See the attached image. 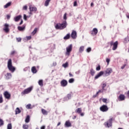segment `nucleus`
I'll list each match as a JSON object with an SVG mask.
<instances>
[{"label":"nucleus","mask_w":129,"mask_h":129,"mask_svg":"<svg viewBox=\"0 0 129 129\" xmlns=\"http://www.w3.org/2000/svg\"><path fill=\"white\" fill-rule=\"evenodd\" d=\"M70 77H73V75H72L71 73H69Z\"/></svg>","instance_id":"58"},{"label":"nucleus","mask_w":129,"mask_h":129,"mask_svg":"<svg viewBox=\"0 0 129 129\" xmlns=\"http://www.w3.org/2000/svg\"><path fill=\"white\" fill-rule=\"evenodd\" d=\"M26 38L27 39V40H31V39H32V36H26Z\"/></svg>","instance_id":"51"},{"label":"nucleus","mask_w":129,"mask_h":129,"mask_svg":"<svg viewBox=\"0 0 129 129\" xmlns=\"http://www.w3.org/2000/svg\"><path fill=\"white\" fill-rule=\"evenodd\" d=\"M86 52H87L88 53H89V52H91V47H88V48H87Z\"/></svg>","instance_id":"42"},{"label":"nucleus","mask_w":129,"mask_h":129,"mask_svg":"<svg viewBox=\"0 0 129 129\" xmlns=\"http://www.w3.org/2000/svg\"><path fill=\"white\" fill-rule=\"evenodd\" d=\"M0 103H3V96L0 95Z\"/></svg>","instance_id":"47"},{"label":"nucleus","mask_w":129,"mask_h":129,"mask_svg":"<svg viewBox=\"0 0 129 129\" xmlns=\"http://www.w3.org/2000/svg\"><path fill=\"white\" fill-rule=\"evenodd\" d=\"M37 28H35L33 32H32V35H33V36H34V35H35V34H36V33H37Z\"/></svg>","instance_id":"39"},{"label":"nucleus","mask_w":129,"mask_h":129,"mask_svg":"<svg viewBox=\"0 0 129 129\" xmlns=\"http://www.w3.org/2000/svg\"><path fill=\"white\" fill-rule=\"evenodd\" d=\"M4 96L7 99H10L11 98V94H9L8 92H5L4 93Z\"/></svg>","instance_id":"15"},{"label":"nucleus","mask_w":129,"mask_h":129,"mask_svg":"<svg viewBox=\"0 0 129 129\" xmlns=\"http://www.w3.org/2000/svg\"><path fill=\"white\" fill-rule=\"evenodd\" d=\"M69 83H73V82H74V79L72 78L70 79L69 81Z\"/></svg>","instance_id":"41"},{"label":"nucleus","mask_w":129,"mask_h":129,"mask_svg":"<svg viewBox=\"0 0 129 129\" xmlns=\"http://www.w3.org/2000/svg\"><path fill=\"white\" fill-rule=\"evenodd\" d=\"M62 67L64 68H67L68 67V63L67 62L65 63L62 64Z\"/></svg>","instance_id":"37"},{"label":"nucleus","mask_w":129,"mask_h":129,"mask_svg":"<svg viewBox=\"0 0 129 129\" xmlns=\"http://www.w3.org/2000/svg\"><path fill=\"white\" fill-rule=\"evenodd\" d=\"M91 74L92 76H93L94 74H95V72L92 69L91 70Z\"/></svg>","instance_id":"38"},{"label":"nucleus","mask_w":129,"mask_h":129,"mask_svg":"<svg viewBox=\"0 0 129 129\" xmlns=\"http://www.w3.org/2000/svg\"><path fill=\"white\" fill-rule=\"evenodd\" d=\"M23 9L25 11H27V10H28V7L27 6H24L23 8Z\"/></svg>","instance_id":"50"},{"label":"nucleus","mask_w":129,"mask_h":129,"mask_svg":"<svg viewBox=\"0 0 129 129\" xmlns=\"http://www.w3.org/2000/svg\"><path fill=\"white\" fill-rule=\"evenodd\" d=\"M7 18L8 20H10V18H11V16L8 15H7Z\"/></svg>","instance_id":"57"},{"label":"nucleus","mask_w":129,"mask_h":129,"mask_svg":"<svg viewBox=\"0 0 129 129\" xmlns=\"http://www.w3.org/2000/svg\"><path fill=\"white\" fill-rule=\"evenodd\" d=\"M11 5H12V3L9 2L6 5L4 6V9H8L9 7H11Z\"/></svg>","instance_id":"22"},{"label":"nucleus","mask_w":129,"mask_h":129,"mask_svg":"<svg viewBox=\"0 0 129 129\" xmlns=\"http://www.w3.org/2000/svg\"><path fill=\"white\" fill-rule=\"evenodd\" d=\"M106 62H107L108 65L109 64V62H110V59L109 58H106Z\"/></svg>","instance_id":"49"},{"label":"nucleus","mask_w":129,"mask_h":129,"mask_svg":"<svg viewBox=\"0 0 129 129\" xmlns=\"http://www.w3.org/2000/svg\"><path fill=\"white\" fill-rule=\"evenodd\" d=\"M126 17L127 18V19H129V15H126Z\"/></svg>","instance_id":"64"},{"label":"nucleus","mask_w":129,"mask_h":129,"mask_svg":"<svg viewBox=\"0 0 129 129\" xmlns=\"http://www.w3.org/2000/svg\"><path fill=\"white\" fill-rule=\"evenodd\" d=\"M70 34L69 33L68 34L66 35V36H65L63 37L64 40H68V39H70Z\"/></svg>","instance_id":"23"},{"label":"nucleus","mask_w":129,"mask_h":129,"mask_svg":"<svg viewBox=\"0 0 129 129\" xmlns=\"http://www.w3.org/2000/svg\"><path fill=\"white\" fill-rule=\"evenodd\" d=\"M104 91L102 89L101 90H99L97 93H96V95H98V93H102Z\"/></svg>","instance_id":"34"},{"label":"nucleus","mask_w":129,"mask_h":129,"mask_svg":"<svg viewBox=\"0 0 129 129\" xmlns=\"http://www.w3.org/2000/svg\"><path fill=\"white\" fill-rule=\"evenodd\" d=\"M80 53H82L83 51H84V46H81L79 50Z\"/></svg>","instance_id":"27"},{"label":"nucleus","mask_w":129,"mask_h":129,"mask_svg":"<svg viewBox=\"0 0 129 129\" xmlns=\"http://www.w3.org/2000/svg\"><path fill=\"white\" fill-rule=\"evenodd\" d=\"M13 126H12V123H9L7 125V129H12Z\"/></svg>","instance_id":"33"},{"label":"nucleus","mask_w":129,"mask_h":129,"mask_svg":"<svg viewBox=\"0 0 129 129\" xmlns=\"http://www.w3.org/2000/svg\"><path fill=\"white\" fill-rule=\"evenodd\" d=\"M112 120H113V118H111L108 121L105 123V124L107 127H110L112 125Z\"/></svg>","instance_id":"5"},{"label":"nucleus","mask_w":129,"mask_h":129,"mask_svg":"<svg viewBox=\"0 0 129 129\" xmlns=\"http://www.w3.org/2000/svg\"><path fill=\"white\" fill-rule=\"evenodd\" d=\"M72 97V94L71 93H70L67 95V98L68 99H71V97Z\"/></svg>","instance_id":"35"},{"label":"nucleus","mask_w":129,"mask_h":129,"mask_svg":"<svg viewBox=\"0 0 129 129\" xmlns=\"http://www.w3.org/2000/svg\"><path fill=\"white\" fill-rule=\"evenodd\" d=\"M67 100H69L68 98H67V97H64V98H63V101H67Z\"/></svg>","instance_id":"54"},{"label":"nucleus","mask_w":129,"mask_h":129,"mask_svg":"<svg viewBox=\"0 0 129 129\" xmlns=\"http://www.w3.org/2000/svg\"><path fill=\"white\" fill-rule=\"evenodd\" d=\"M8 68L11 72L12 73H14L15 71H16V68L15 67L13 66V64L12 63V59H10L8 60Z\"/></svg>","instance_id":"2"},{"label":"nucleus","mask_w":129,"mask_h":129,"mask_svg":"<svg viewBox=\"0 0 129 129\" xmlns=\"http://www.w3.org/2000/svg\"><path fill=\"white\" fill-rule=\"evenodd\" d=\"M106 76H109L112 73V69L111 68L107 69L105 71Z\"/></svg>","instance_id":"9"},{"label":"nucleus","mask_w":129,"mask_h":129,"mask_svg":"<svg viewBox=\"0 0 129 129\" xmlns=\"http://www.w3.org/2000/svg\"><path fill=\"white\" fill-rule=\"evenodd\" d=\"M50 2H51V0H46L45 2L44 6L45 7H48L49 6Z\"/></svg>","instance_id":"29"},{"label":"nucleus","mask_w":129,"mask_h":129,"mask_svg":"<svg viewBox=\"0 0 129 129\" xmlns=\"http://www.w3.org/2000/svg\"><path fill=\"white\" fill-rule=\"evenodd\" d=\"M64 125L65 126H66V127H69L71 126V123L69 121H67L65 123Z\"/></svg>","instance_id":"20"},{"label":"nucleus","mask_w":129,"mask_h":129,"mask_svg":"<svg viewBox=\"0 0 129 129\" xmlns=\"http://www.w3.org/2000/svg\"><path fill=\"white\" fill-rule=\"evenodd\" d=\"M102 101L103 102H104V103H107V99H105V98H104L102 99Z\"/></svg>","instance_id":"48"},{"label":"nucleus","mask_w":129,"mask_h":129,"mask_svg":"<svg viewBox=\"0 0 129 129\" xmlns=\"http://www.w3.org/2000/svg\"><path fill=\"white\" fill-rule=\"evenodd\" d=\"M56 64H57V63L56 62H53V66H56Z\"/></svg>","instance_id":"61"},{"label":"nucleus","mask_w":129,"mask_h":129,"mask_svg":"<svg viewBox=\"0 0 129 129\" xmlns=\"http://www.w3.org/2000/svg\"><path fill=\"white\" fill-rule=\"evenodd\" d=\"M63 20H65V21H66V20H67V13H65L63 15Z\"/></svg>","instance_id":"40"},{"label":"nucleus","mask_w":129,"mask_h":129,"mask_svg":"<svg viewBox=\"0 0 129 129\" xmlns=\"http://www.w3.org/2000/svg\"><path fill=\"white\" fill-rule=\"evenodd\" d=\"M41 129H45V126H41Z\"/></svg>","instance_id":"63"},{"label":"nucleus","mask_w":129,"mask_h":129,"mask_svg":"<svg viewBox=\"0 0 129 129\" xmlns=\"http://www.w3.org/2000/svg\"><path fill=\"white\" fill-rule=\"evenodd\" d=\"M5 78L7 80H9V79H11L12 78V74L10 73H7L6 75H5Z\"/></svg>","instance_id":"16"},{"label":"nucleus","mask_w":129,"mask_h":129,"mask_svg":"<svg viewBox=\"0 0 129 129\" xmlns=\"http://www.w3.org/2000/svg\"><path fill=\"white\" fill-rule=\"evenodd\" d=\"M16 53V51L14 50L11 52V55H14V54H15Z\"/></svg>","instance_id":"56"},{"label":"nucleus","mask_w":129,"mask_h":129,"mask_svg":"<svg viewBox=\"0 0 129 129\" xmlns=\"http://www.w3.org/2000/svg\"><path fill=\"white\" fill-rule=\"evenodd\" d=\"M97 33H98V30L97 28H95L90 31V34L92 36H96V35H97Z\"/></svg>","instance_id":"8"},{"label":"nucleus","mask_w":129,"mask_h":129,"mask_svg":"<svg viewBox=\"0 0 129 129\" xmlns=\"http://www.w3.org/2000/svg\"><path fill=\"white\" fill-rule=\"evenodd\" d=\"M66 50L67 52L66 54L69 56V55H70V52L72 51V44L69 45L68 47L66 48Z\"/></svg>","instance_id":"6"},{"label":"nucleus","mask_w":129,"mask_h":129,"mask_svg":"<svg viewBox=\"0 0 129 129\" xmlns=\"http://www.w3.org/2000/svg\"><path fill=\"white\" fill-rule=\"evenodd\" d=\"M105 87H106V84H103L102 85V89L104 91H105Z\"/></svg>","instance_id":"32"},{"label":"nucleus","mask_w":129,"mask_h":129,"mask_svg":"<svg viewBox=\"0 0 129 129\" xmlns=\"http://www.w3.org/2000/svg\"><path fill=\"white\" fill-rule=\"evenodd\" d=\"M32 90H33V87H30L24 90V91L23 92H22L21 93V94H22V95H25V94H28L30 93V92H31V91H32Z\"/></svg>","instance_id":"4"},{"label":"nucleus","mask_w":129,"mask_h":129,"mask_svg":"<svg viewBox=\"0 0 129 129\" xmlns=\"http://www.w3.org/2000/svg\"><path fill=\"white\" fill-rule=\"evenodd\" d=\"M81 116H84V113H80Z\"/></svg>","instance_id":"59"},{"label":"nucleus","mask_w":129,"mask_h":129,"mask_svg":"<svg viewBox=\"0 0 129 129\" xmlns=\"http://www.w3.org/2000/svg\"><path fill=\"white\" fill-rule=\"evenodd\" d=\"M21 18H22V16L19 15L14 18V21H15V22H19V21L21 20Z\"/></svg>","instance_id":"19"},{"label":"nucleus","mask_w":129,"mask_h":129,"mask_svg":"<svg viewBox=\"0 0 129 129\" xmlns=\"http://www.w3.org/2000/svg\"><path fill=\"white\" fill-rule=\"evenodd\" d=\"M100 110L102 112H106L108 110V107L105 105H103L100 107Z\"/></svg>","instance_id":"7"},{"label":"nucleus","mask_w":129,"mask_h":129,"mask_svg":"<svg viewBox=\"0 0 129 129\" xmlns=\"http://www.w3.org/2000/svg\"><path fill=\"white\" fill-rule=\"evenodd\" d=\"M126 65V64H124L121 67V69H124V68H125V66Z\"/></svg>","instance_id":"55"},{"label":"nucleus","mask_w":129,"mask_h":129,"mask_svg":"<svg viewBox=\"0 0 129 129\" xmlns=\"http://www.w3.org/2000/svg\"><path fill=\"white\" fill-rule=\"evenodd\" d=\"M16 114H19V113H21V110L19 108H17L15 110Z\"/></svg>","instance_id":"26"},{"label":"nucleus","mask_w":129,"mask_h":129,"mask_svg":"<svg viewBox=\"0 0 129 129\" xmlns=\"http://www.w3.org/2000/svg\"><path fill=\"white\" fill-rule=\"evenodd\" d=\"M71 37L73 39H76V38H77V32L75 30H73L71 34Z\"/></svg>","instance_id":"11"},{"label":"nucleus","mask_w":129,"mask_h":129,"mask_svg":"<svg viewBox=\"0 0 129 129\" xmlns=\"http://www.w3.org/2000/svg\"><path fill=\"white\" fill-rule=\"evenodd\" d=\"M23 20H21V22L19 23V25H22V24H23Z\"/></svg>","instance_id":"60"},{"label":"nucleus","mask_w":129,"mask_h":129,"mask_svg":"<svg viewBox=\"0 0 129 129\" xmlns=\"http://www.w3.org/2000/svg\"><path fill=\"white\" fill-rule=\"evenodd\" d=\"M41 111L43 114H44L45 115H47V114H48V112L46 111V110H45L44 109H42Z\"/></svg>","instance_id":"25"},{"label":"nucleus","mask_w":129,"mask_h":129,"mask_svg":"<svg viewBox=\"0 0 129 129\" xmlns=\"http://www.w3.org/2000/svg\"><path fill=\"white\" fill-rule=\"evenodd\" d=\"M26 108H27V109H31V104H29L27 105H26Z\"/></svg>","instance_id":"43"},{"label":"nucleus","mask_w":129,"mask_h":129,"mask_svg":"<svg viewBox=\"0 0 129 129\" xmlns=\"http://www.w3.org/2000/svg\"><path fill=\"white\" fill-rule=\"evenodd\" d=\"M4 124V121L3 119H0V126H2Z\"/></svg>","instance_id":"45"},{"label":"nucleus","mask_w":129,"mask_h":129,"mask_svg":"<svg viewBox=\"0 0 129 129\" xmlns=\"http://www.w3.org/2000/svg\"><path fill=\"white\" fill-rule=\"evenodd\" d=\"M67 27V22L66 20L62 22V23H57L55 25L56 30H64Z\"/></svg>","instance_id":"1"},{"label":"nucleus","mask_w":129,"mask_h":129,"mask_svg":"<svg viewBox=\"0 0 129 129\" xmlns=\"http://www.w3.org/2000/svg\"><path fill=\"white\" fill-rule=\"evenodd\" d=\"M68 83L67 82V81H66V80H63L60 82L61 86H62V87H65L66 86H67Z\"/></svg>","instance_id":"12"},{"label":"nucleus","mask_w":129,"mask_h":129,"mask_svg":"<svg viewBox=\"0 0 129 129\" xmlns=\"http://www.w3.org/2000/svg\"><path fill=\"white\" fill-rule=\"evenodd\" d=\"M27 18H29V16H27V15H26V14H24V16H23L24 20H25V21H27Z\"/></svg>","instance_id":"44"},{"label":"nucleus","mask_w":129,"mask_h":129,"mask_svg":"<svg viewBox=\"0 0 129 129\" xmlns=\"http://www.w3.org/2000/svg\"><path fill=\"white\" fill-rule=\"evenodd\" d=\"M61 124V122H58V123H57V126H59V125H60Z\"/></svg>","instance_id":"62"},{"label":"nucleus","mask_w":129,"mask_h":129,"mask_svg":"<svg viewBox=\"0 0 129 129\" xmlns=\"http://www.w3.org/2000/svg\"><path fill=\"white\" fill-rule=\"evenodd\" d=\"M104 74V72L103 71L100 72L95 77V79H98L99 77H101V76H102Z\"/></svg>","instance_id":"14"},{"label":"nucleus","mask_w":129,"mask_h":129,"mask_svg":"<svg viewBox=\"0 0 129 129\" xmlns=\"http://www.w3.org/2000/svg\"><path fill=\"white\" fill-rule=\"evenodd\" d=\"M125 99V96H124V95L120 94L119 96V97H118L119 101H122L123 100H124Z\"/></svg>","instance_id":"17"},{"label":"nucleus","mask_w":129,"mask_h":129,"mask_svg":"<svg viewBox=\"0 0 129 129\" xmlns=\"http://www.w3.org/2000/svg\"><path fill=\"white\" fill-rule=\"evenodd\" d=\"M76 112L77 113H81V112H82V109L81 108H78L76 109Z\"/></svg>","instance_id":"24"},{"label":"nucleus","mask_w":129,"mask_h":129,"mask_svg":"<svg viewBox=\"0 0 129 129\" xmlns=\"http://www.w3.org/2000/svg\"><path fill=\"white\" fill-rule=\"evenodd\" d=\"M18 29L19 31H24V30H25V26H23V27L18 26Z\"/></svg>","instance_id":"31"},{"label":"nucleus","mask_w":129,"mask_h":129,"mask_svg":"<svg viewBox=\"0 0 129 129\" xmlns=\"http://www.w3.org/2000/svg\"><path fill=\"white\" fill-rule=\"evenodd\" d=\"M74 7H77V2H76V1L74 2Z\"/></svg>","instance_id":"52"},{"label":"nucleus","mask_w":129,"mask_h":129,"mask_svg":"<svg viewBox=\"0 0 129 129\" xmlns=\"http://www.w3.org/2000/svg\"><path fill=\"white\" fill-rule=\"evenodd\" d=\"M104 74V72L103 71L100 72L95 77V79H98L99 77H101V76H102Z\"/></svg>","instance_id":"13"},{"label":"nucleus","mask_w":129,"mask_h":129,"mask_svg":"<svg viewBox=\"0 0 129 129\" xmlns=\"http://www.w3.org/2000/svg\"><path fill=\"white\" fill-rule=\"evenodd\" d=\"M9 24L7 23L4 25V31H5L6 33H9V32H10V29H9Z\"/></svg>","instance_id":"10"},{"label":"nucleus","mask_w":129,"mask_h":129,"mask_svg":"<svg viewBox=\"0 0 129 129\" xmlns=\"http://www.w3.org/2000/svg\"><path fill=\"white\" fill-rule=\"evenodd\" d=\"M31 71L32 72V73H37V69H36V67H33L31 68Z\"/></svg>","instance_id":"21"},{"label":"nucleus","mask_w":129,"mask_h":129,"mask_svg":"<svg viewBox=\"0 0 129 129\" xmlns=\"http://www.w3.org/2000/svg\"><path fill=\"white\" fill-rule=\"evenodd\" d=\"M38 84L40 86H41L42 87V86H43V85H44V84L43 83V80H40L38 81Z\"/></svg>","instance_id":"28"},{"label":"nucleus","mask_w":129,"mask_h":129,"mask_svg":"<svg viewBox=\"0 0 129 129\" xmlns=\"http://www.w3.org/2000/svg\"><path fill=\"white\" fill-rule=\"evenodd\" d=\"M29 122H30V116L27 115L26 119H25V122L28 123Z\"/></svg>","instance_id":"30"},{"label":"nucleus","mask_w":129,"mask_h":129,"mask_svg":"<svg viewBox=\"0 0 129 129\" xmlns=\"http://www.w3.org/2000/svg\"><path fill=\"white\" fill-rule=\"evenodd\" d=\"M110 46H113V47L112 49L113 51H115L116 49H117V46L118 45V42L117 41H115V42L113 43V41H111L110 42Z\"/></svg>","instance_id":"3"},{"label":"nucleus","mask_w":129,"mask_h":129,"mask_svg":"<svg viewBox=\"0 0 129 129\" xmlns=\"http://www.w3.org/2000/svg\"><path fill=\"white\" fill-rule=\"evenodd\" d=\"M100 69H101V67H100V66H99V65L98 67H97L96 68V70L97 71H99L100 70Z\"/></svg>","instance_id":"46"},{"label":"nucleus","mask_w":129,"mask_h":129,"mask_svg":"<svg viewBox=\"0 0 129 129\" xmlns=\"http://www.w3.org/2000/svg\"><path fill=\"white\" fill-rule=\"evenodd\" d=\"M17 40L18 42H21V41H22V38H17Z\"/></svg>","instance_id":"53"},{"label":"nucleus","mask_w":129,"mask_h":129,"mask_svg":"<svg viewBox=\"0 0 129 129\" xmlns=\"http://www.w3.org/2000/svg\"><path fill=\"white\" fill-rule=\"evenodd\" d=\"M30 12H37V8L34 7L32 6H29Z\"/></svg>","instance_id":"18"},{"label":"nucleus","mask_w":129,"mask_h":129,"mask_svg":"<svg viewBox=\"0 0 129 129\" xmlns=\"http://www.w3.org/2000/svg\"><path fill=\"white\" fill-rule=\"evenodd\" d=\"M23 128L24 129H28V128H29V125H28L26 124H23Z\"/></svg>","instance_id":"36"}]
</instances>
